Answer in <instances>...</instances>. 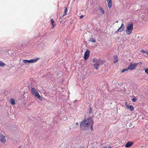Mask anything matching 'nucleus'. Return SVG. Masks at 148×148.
I'll return each mask as SVG.
<instances>
[{"label": "nucleus", "instance_id": "1", "mask_svg": "<svg viewBox=\"0 0 148 148\" xmlns=\"http://www.w3.org/2000/svg\"><path fill=\"white\" fill-rule=\"evenodd\" d=\"M93 120L92 119H88L84 120L81 123L80 127L81 130L85 131L90 128L92 131H93Z\"/></svg>", "mask_w": 148, "mask_h": 148}, {"label": "nucleus", "instance_id": "2", "mask_svg": "<svg viewBox=\"0 0 148 148\" xmlns=\"http://www.w3.org/2000/svg\"><path fill=\"white\" fill-rule=\"evenodd\" d=\"M133 29V23L130 22L126 27V32L127 34L129 35L131 33Z\"/></svg>", "mask_w": 148, "mask_h": 148}, {"label": "nucleus", "instance_id": "3", "mask_svg": "<svg viewBox=\"0 0 148 148\" xmlns=\"http://www.w3.org/2000/svg\"><path fill=\"white\" fill-rule=\"evenodd\" d=\"M93 62L94 63V66L97 70H98L99 68L100 64L102 63V62L100 60L95 58L93 59Z\"/></svg>", "mask_w": 148, "mask_h": 148}, {"label": "nucleus", "instance_id": "4", "mask_svg": "<svg viewBox=\"0 0 148 148\" xmlns=\"http://www.w3.org/2000/svg\"><path fill=\"white\" fill-rule=\"evenodd\" d=\"M31 92L32 94L35 97L40 100H42V97L40 96L37 91L35 88H32Z\"/></svg>", "mask_w": 148, "mask_h": 148}, {"label": "nucleus", "instance_id": "5", "mask_svg": "<svg viewBox=\"0 0 148 148\" xmlns=\"http://www.w3.org/2000/svg\"><path fill=\"white\" fill-rule=\"evenodd\" d=\"M138 64L137 63H131L129 66L128 67V69L129 70H132L135 69L136 68L137 65Z\"/></svg>", "mask_w": 148, "mask_h": 148}, {"label": "nucleus", "instance_id": "6", "mask_svg": "<svg viewBox=\"0 0 148 148\" xmlns=\"http://www.w3.org/2000/svg\"><path fill=\"white\" fill-rule=\"evenodd\" d=\"M90 53V51L88 49H87L84 54V59L85 60H86L89 58Z\"/></svg>", "mask_w": 148, "mask_h": 148}, {"label": "nucleus", "instance_id": "7", "mask_svg": "<svg viewBox=\"0 0 148 148\" xmlns=\"http://www.w3.org/2000/svg\"><path fill=\"white\" fill-rule=\"evenodd\" d=\"M0 140L1 143H5L6 140L5 136L1 135L0 136Z\"/></svg>", "mask_w": 148, "mask_h": 148}, {"label": "nucleus", "instance_id": "8", "mask_svg": "<svg viewBox=\"0 0 148 148\" xmlns=\"http://www.w3.org/2000/svg\"><path fill=\"white\" fill-rule=\"evenodd\" d=\"M125 26L122 23L121 27L117 30L116 32H122L124 29Z\"/></svg>", "mask_w": 148, "mask_h": 148}, {"label": "nucleus", "instance_id": "9", "mask_svg": "<svg viewBox=\"0 0 148 148\" xmlns=\"http://www.w3.org/2000/svg\"><path fill=\"white\" fill-rule=\"evenodd\" d=\"M39 59V58H36L32 59L29 60H27V61L28 63H33L36 62Z\"/></svg>", "mask_w": 148, "mask_h": 148}, {"label": "nucleus", "instance_id": "10", "mask_svg": "<svg viewBox=\"0 0 148 148\" xmlns=\"http://www.w3.org/2000/svg\"><path fill=\"white\" fill-rule=\"evenodd\" d=\"M133 142H128L125 145V147H129L133 145Z\"/></svg>", "mask_w": 148, "mask_h": 148}, {"label": "nucleus", "instance_id": "11", "mask_svg": "<svg viewBox=\"0 0 148 148\" xmlns=\"http://www.w3.org/2000/svg\"><path fill=\"white\" fill-rule=\"evenodd\" d=\"M108 2V6L109 8H111L112 5V0H106Z\"/></svg>", "mask_w": 148, "mask_h": 148}, {"label": "nucleus", "instance_id": "12", "mask_svg": "<svg viewBox=\"0 0 148 148\" xmlns=\"http://www.w3.org/2000/svg\"><path fill=\"white\" fill-rule=\"evenodd\" d=\"M114 59L113 60V62L114 63H116L117 62L118 60V58L117 55H114Z\"/></svg>", "mask_w": 148, "mask_h": 148}, {"label": "nucleus", "instance_id": "13", "mask_svg": "<svg viewBox=\"0 0 148 148\" xmlns=\"http://www.w3.org/2000/svg\"><path fill=\"white\" fill-rule=\"evenodd\" d=\"M64 12L63 14L62 15V16H63L66 15L67 12V8L66 7H65L64 8Z\"/></svg>", "mask_w": 148, "mask_h": 148}, {"label": "nucleus", "instance_id": "14", "mask_svg": "<svg viewBox=\"0 0 148 148\" xmlns=\"http://www.w3.org/2000/svg\"><path fill=\"white\" fill-rule=\"evenodd\" d=\"M51 24L52 25V27L51 28H53L56 26V24L55 23V22H54V20L52 19H51Z\"/></svg>", "mask_w": 148, "mask_h": 148}, {"label": "nucleus", "instance_id": "15", "mask_svg": "<svg viewBox=\"0 0 148 148\" xmlns=\"http://www.w3.org/2000/svg\"><path fill=\"white\" fill-rule=\"evenodd\" d=\"M10 101L12 104L14 105L15 104V100L14 99L12 98L10 99Z\"/></svg>", "mask_w": 148, "mask_h": 148}, {"label": "nucleus", "instance_id": "16", "mask_svg": "<svg viewBox=\"0 0 148 148\" xmlns=\"http://www.w3.org/2000/svg\"><path fill=\"white\" fill-rule=\"evenodd\" d=\"M99 9L100 10V12L103 14H104L105 13V12L103 9L101 7H99Z\"/></svg>", "mask_w": 148, "mask_h": 148}, {"label": "nucleus", "instance_id": "17", "mask_svg": "<svg viewBox=\"0 0 148 148\" xmlns=\"http://www.w3.org/2000/svg\"><path fill=\"white\" fill-rule=\"evenodd\" d=\"M5 64L1 61H0V67H3L5 66Z\"/></svg>", "mask_w": 148, "mask_h": 148}, {"label": "nucleus", "instance_id": "18", "mask_svg": "<svg viewBox=\"0 0 148 148\" xmlns=\"http://www.w3.org/2000/svg\"><path fill=\"white\" fill-rule=\"evenodd\" d=\"M129 108L131 111H133L134 110V108L133 106L132 105H130L129 106Z\"/></svg>", "mask_w": 148, "mask_h": 148}, {"label": "nucleus", "instance_id": "19", "mask_svg": "<svg viewBox=\"0 0 148 148\" xmlns=\"http://www.w3.org/2000/svg\"><path fill=\"white\" fill-rule=\"evenodd\" d=\"M90 41L92 42H96V40L92 38L90 39Z\"/></svg>", "mask_w": 148, "mask_h": 148}, {"label": "nucleus", "instance_id": "20", "mask_svg": "<svg viewBox=\"0 0 148 148\" xmlns=\"http://www.w3.org/2000/svg\"><path fill=\"white\" fill-rule=\"evenodd\" d=\"M92 108L91 107L90 108L89 110V113L90 114H91L92 113Z\"/></svg>", "mask_w": 148, "mask_h": 148}, {"label": "nucleus", "instance_id": "21", "mask_svg": "<svg viewBox=\"0 0 148 148\" xmlns=\"http://www.w3.org/2000/svg\"><path fill=\"white\" fill-rule=\"evenodd\" d=\"M23 61L25 63V64H26L28 63L27 60H23Z\"/></svg>", "mask_w": 148, "mask_h": 148}, {"label": "nucleus", "instance_id": "22", "mask_svg": "<svg viewBox=\"0 0 148 148\" xmlns=\"http://www.w3.org/2000/svg\"><path fill=\"white\" fill-rule=\"evenodd\" d=\"M129 70L128 69V68L127 69H123V70H122V71H121V73H123V72H124L125 71H127L128 70Z\"/></svg>", "mask_w": 148, "mask_h": 148}, {"label": "nucleus", "instance_id": "23", "mask_svg": "<svg viewBox=\"0 0 148 148\" xmlns=\"http://www.w3.org/2000/svg\"><path fill=\"white\" fill-rule=\"evenodd\" d=\"M132 101L133 102H134L136 101L137 99L135 98H133L132 99Z\"/></svg>", "mask_w": 148, "mask_h": 148}, {"label": "nucleus", "instance_id": "24", "mask_svg": "<svg viewBox=\"0 0 148 148\" xmlns=\"http://www.w3.org/2000/svg\"><path fill=\"white\" fill-rule=\"evenodd\" d=\"M145 72L146 73H147L148 75V69L146 68L145 69Z\"/></svg>", "mask_w": 148, "mask_h": 148}, {"label": "nucleus", "instance_id": "25", "mask_svg": "<svg viewBox=\"0 0 148 148\" xmlns=\"http://www.w3.org/2000/svg\"><path fill=\"white\" fill-rule=\"evenodd\" d=\"M146 51H145V50H142L141 51V52L142 53H145V52Z\"/></svg>", "mask_w": 148, "mask_h": 148}, {"label": "nucleus", "instance_id": "26", "mask_svg": "<svg viewBox=\"0 0 148 148\" xmlns=\"http://www.w3.org/2000/svg\"><path fill=\"white\" fill-rule=\"evenodd\" d=\"M125 105L127 107V108H129V106H128V105H127V102L125 103Z\"/></svg>", "mask_w": 148, "mask_h": 148}, {"label": "nucleus", "instance_id": "27", "mask_svg": "<svg viewBox=\"0 0 148 148\" xmlns=\"http://www.w3.org/2000/svg\"><path fill=\"white\" fill-rule=\"evenodd\" d=\"M84 17V16L83 15H81L80 16V19H82V18Z\"/></svg>", "mask_w": 148, "mask_h": 148}, {"label": "nucleus", "instance_id": "28", "mask_svg": "<svg viewBox=\"0 0 148 148\" xmlns=\"http://www.w3.org/2000/svg\"><path fill=\"white\" fill-rule=\"evenodd\" d=\"M75 124L77 126H78L79 125V123H75Z\"/></svg>", "mask_w": 148, "mask_h": 148}, {"label": "nucleus", "instance_id": "29", "mask_svg": "<svg viewBox=\"0 0 148 148\" xmlns=\"http://www.w3.org/2000/svg\"><path fill=\"white\" fill-rule=\"evenodd\" d=\"M145 53L147 54L148 55V51H147L145 52Z\"/></svg>", "mask_w": 148, "mask_h": 148}, {"label": "nucleus", "instance_id": "30", "mask_svg": "<svg viewBox=\"0 0 148 148\" xmlns=\"http://www.w3.org/2000/svg\"><path fill=\"white\" fill-rule=\"evenodd\" d=\"M138 64H140L141 65V64H142V62H139V63H138Z\"/></svg>", "mask_w": 148, "mask_h": 148}, {"label": "nucleus", "instance_id": "31", "mask_svg": "<svg viewBox=\"0 0 148 148\" xmlns=\"http://www.w3.org/2000/svg\"><path fill=\"white\" fill-rule=\"evenodd\" d=\"M102 148H107L106 147H102Z\"/></svg>", "mask_w": 148, "mask_h": 148}, {"label": "nucleus", "instance_id": "32", "mask_svg": "<svg viewBox=\"0 0 148 148\" xmlns=\"http://www.w3.org/2000/svg\"><path fill=\"white\" fill-rule=\"evenodd\" d=\"M118 21H117L116 22V23H118Z\"/></svg>", "mask_w": 148, "mask_h": 148}]
</instances>
